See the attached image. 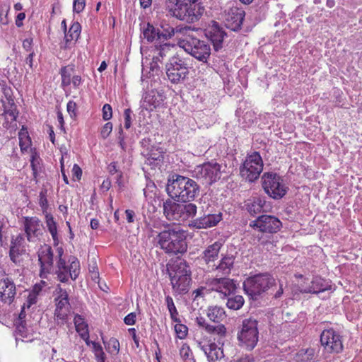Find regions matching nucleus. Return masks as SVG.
Returning a JSON list of instances; mask_svg holds the SVG:
<instances>
[{"label":"nucleus","mask_w":362,"mask_h":362,"mask_svg":"<svg viewBox=\"0 0 362 362\" xmlns=\"http://www.w3.org/2000/svg\"><path fill=\"white\" fill-rule=\"evenodd\" d=\"M157 235L158 245L168 255H182L187 251V231L174 224H163Z\"/></svg>","instance_id":"f257e3e1"},{"label":"nucleus","mask_w":362,"mask_h":362,"mask_svg":"<svg viewBox=\"0 0 362 362\" xmlns=\"http://www.w3.org/2000/svg\"><path fill=\"white\" fill-rule=\"evenodd\" d=\"M165 190L174 201L192 202L200 194V185L194 180L176 173L170 175Z\"/></svg>","instance_id":"f03ea898"},{"label":"nucleus","mask_w":362,"mask_h":362,"mask_svg":"<svg viewBox=\"0 0 362 362\" xmlns=\"http://www.w3.org/2000/svg\"><path fill=\"white\" fill-rule=\"evenodd\" d=\"M173 4L171 14L177 19L187 23L199 21L205 12L202 0H170Z\"/></svg>","instance_id":"7ed1b4c3"},{"label":"nucleus","mask_w":362,"mask_h":362,"mask_svg":"<svg viewBox=\"0 0 362 362\" xmlns=\"http://www.w3.org/2000/svg\"><path fill=\"white\" fill-rule=\"evenodd\" d=\"M173 289L177 294H185L189 291L192 281V272L186 260L177 258L173 264H167Z\"/></svg>","instance_id":"20e7f679"},{"label":"nucleus","mask_w":362,"mask_h":362,"mask_svg":"<svg viewBox=\"0 0 362 362\" xmlns=\"http://www.w3.org/2000/svg\"><path fill=\"white\" fill-rule=\"evenodd\" d=\"M276 284V279L269 272L259 273L247 277L243 282L245 293L253 300H259Z\"/></svg>","instance_id":"39448f33"},{"label":"nucleus","mask_w":362,"mask_h":362,"mask_svg":"<svg viewBox=\"0 0 362 362\" xmlns=\"http://www.w3.org/2000/svg\"><path fill=\"white\" fill-rule=\"evenodd\" d=\"M206 316L214 324H209L206 319L199 315L195 319L198 327L204 329L207 334L224 337L227 333V329L221 322L226 319V314L224 309L219 306H210L206 310Z\"/></svg>","instance_id":"423d86ee"},{"label":"nucleus","mask_w":362,"mask_h":362,"mask_svg":"<svg viewBox=\"0 0 362 362\" xmlns=\"http://www.w3.org/2000/svg\"><path fill=\"white\" fill-rule=\"evenodd\" d=\"M57 261L56 269L54 272L57 275V279L63 283L67 282L69 279L75 280L80 272V264L78 259L75 257H70L66 261L64 255V250L62 247L57 248Z\"/></svg>","instance_id":"0eeeda50"},{"label":"nucleus","mask_w":362,"mask_h":362,"mask_svg":"<svg viewBox=\"0 0 362 362\" xmlns=\"http://www.w3.org/2000/svg\"><path fill=\"white\" fill-rule=\"evenodd\" d=\"M178 45L202 62H206L211 54L210 45L189 33H185L183 37L178 40Z\"/></svg>","instance_id":"6e6552de"},{"label":"nucleus","mask_w":362,"mask_h":362,"mask_svg":"<svg viewBox=\"0 0 362 362\" xmlns=\"http://www.w3.org/2000/svg\"><path fill=\"white\" fill-rule=\"evenodd\" d=\"M262 187L271 198L279 200L288 192L289 188L284 183L282 176L274 172H265L261 177Z\"/></svg>","instance_id":"1a4fd4ad"},{"label":"nucleus","mask_w":362,"mask_h":362,"mask_svg":"<svg viewBox=\"0 0 362 362\" xmlns=\"http://www.w3.org/2000/svg\"><path fill=\"white\" fill-rule=\"evenodd\" d=\"M258 324V320L254 317L245 318L242 321L241 329L237 337L248 350H252L259 341Z\"/></svg>","instance_id":"9d476101"},{"label":"nucleus","mask_w":362,"mask_h":362,"mask_svg":"<svg viewBox=\"0 0 362 362\" xmlns=\"http://www.w3.org/2000/svg\"><path fill=\"white\" fill-rule=\"evenodd\" d=\"M140 145L142 148L141 155L145 158V164L151 166V169L160 167L163 164L165 154L163 148L152 144V140L149 137L141 139Z\"/></svg>","instance_id":"9b49d317"},{"label":"nucleus","mask_w":362,"mask_h":362,"mask_svg":"<svg viewBox=\"0 0 362 362\" xmlns=\"http://www.w3.org/2000/svg\"><path fill=\"white\" fill-rule=\"evenodd\" d=\"M263 170V160L259 152L247 155L240 166V174L245 180L253 182L257 180Z\"/></svg>","instance_id":"f8f14e48"},{"label":"nucleus","mask_w":362,"mask_h":362,"mask_svg":"<svg viewBox=\"0 0 362 362\" xmlns=\"http://www.w3.org/2000/svg\"><path fill=\"white\" fill-rule=\"evenodd\" d=\"M166 74L173 83H178L189 74V65L178 55L173 56L165 65Z\"/></svg>","instance_id":"ddd939ff"},{"label":"nucleus","mask_w":362,"mask_h":362,"mask_svg":"<svg viewBox=\"0 0 362 362\" xmlns=\"http://www.w3.org/2000/svg\"><path fill=\"white\" fill-rule=\"evenodd\" d=\"M194 177L204 179L206 183L211 185L221 177V165L214 160L197 165L194 170Z\"/></svg>","instance_id":"4468645a"},{"label":"nucleus","mask_w":362,"mask_h":362,"mask_svg":"<svg viewBox=\"0 0 362 362\" xmlns=\"http://www.w3.org/2000/svg\"><path fill=\"white\" fill-rule=\"evenodd\" d=\"M320 344L329 353L339 354L344 350L343 337L332 327L321 332Z\"/></svg>","instance_id":"2eb2a0df"},{"label":"nucleus","mask_w":362,"mask_h":362,"mask_svg":"<svg viewBox=\"0 0 362 362\" xmlns=\"http://www.w3.org/2000/svg\"><path fill=\"white\" fill-rule=\"evenodd\" d=\"M250 226L264 233H276L282 228V222L275 216L263 214L250 223Z\"/></svg>","instance_id":"dca6fc26"},{"label":"nucleus","mask_w":362,"mask_h":362,"mask_svg":"<svg viewBox=\"0 0 362 362\" xmlns=\"http://www.w3.org/2000/svg\"><path fill=\"white\" fill-rule=\"evenodd\" d=\"M56 292L58 296L55 298L56 309L54 316L57 320V323L63 325L66 320L69 311L70 304L69 295L66 291L60 286L56 288Z\"/></svg>","instance_id":"f3484780"},{"label":"nucleus","mask_w":362,"mask_h":362,"mask_svg":"<svg viewBox=\"0 0 362 362\" xmlns=\"http://www.w3.org/2000/svg\"><path fill=\"white\" fill-rule=\"evenodd\" d=\"M204 35L211 42L214 49L218 52L223 47V42L226 33L223 28L216 21H212L204 29Z\"/></svg>","instance_id":"a211bd4d"},{"label":"nucleus","mask_w":362,"mask_h":362,"mask_svg":"<svg viewBox=\"0 0 362 362\" xmlns=\"http://www.w3.org/2000/svg\"><path fill=\"white\" fill-rule=\"evenodd\" d=\"M54 254L49 245H45L38 251V261L40 265V276L46 279L47 275L54 272Z\"/></svg>","instance_id":"6ab92c4d"},{"label":"nucleus","mask_w":362,"mask_h":362,"mask_svg":"<svg viewBox=\"0 0 362 362\" xmlns=\"http://www.w3.org/2000/svg\"><path fill=\"white\" fill-rule=\"evenodd\" d=\"M23 226L27 240L29 242L35 243L42 236L43 225L37 217H25Z\"/></svg>","instance_id":"aec40b11"},{"label":"nucleus","mask_w":362,"mask_h":362,"mask_svg":"<svg viewBox=\"0 0 362 362\" xmlns=\"http://www.w3.org/2000/svg\"><path fill=\"white\" fill-rule=\"evenodd\" d=\"M157 30L159 34L158 40L165 42L172 38L175 33H182L184 35L185 33H189L194 30V28H192L191 26L188 25H185L184 27L177 26L176 28H174L165 21H162L157 24Z\"/></svg>","instance_id":"412c9836"},{"label":"nucleus","mask_w":362,"mask_h":362,"mask_svg":"<svg viewBox=\"0 0 362 362\" xmlns=\"http://www.w3.org/2000/svg\"><path fill=\"white\" fill-rule=\"evenodd\" d=\"M16 286L4 273H0V300L10 305L14 300Z\"/></svg>","instance_id":"4be33fe9"},{"label":"nucleus","mask_w":362,"mask_h":362,"mask_svg":"<svg viewBox=\"0 0 362 362\" xmlns=\"http://www.w3.org/2000/svg\"><path fill=\"white\" fill-rule=\"evenodd\" d=\"M222 219L223 214L221 212L204 214L199 218L191 220L189 226L196 229H206L217 226Z\"/></svg>","instance_id":"5701e85b"},{"label":"nucleus","mask_w":362,"mask_h":362,"mask_svg":"<svg viewBox=\"0 0 362 362\" xmlns=\"http://www.w3.org/2000/svg\"><path fill=\"white\" fill-rule=\"evenodd\" d=\"M25 242L23 234H18L16 237L13 236L11 240L9 248V257L16 265L20 264L21 262V256L25 252Z\"/></svg>","instance_id":"b1692460"},{"label":"nucleus","mask_w":362,"mask_h":362,"mask_svg":"<svg viewBox=\"0 0 362 362\" xmlns=\"http://www.w3.org/2000/svg\"><path fill=\"white\" fill-rule=\"evenodd\" d=\"M245 17V11L238 7L231 8L226 17V26L232 31L237 32L241 29Z\"/></svg>","instance_id":"393cba45"},{"label":"nucleus","mask_w":362,"mask_h":362,"mask_svg":"<svg viewBox=\"0 0 362 362\" xmlns=\"http://www.w3.org/2000/svg\"><path fill=\"white\" fill-rule=\"evenodd\" d=\"M222 337H219L217 340V343L214 341H209L207 344H202L199 343L201 349L206 354L209 362H216V361L221 360L224 357L223 350L219 346L223 345V342H221Z\"/></svg>","instance_id":"a878e982"},{"label":"nucleus","mask_w":362,"mask_h":362,"mask_svg":"<svg viewBox=\"0 0 362 362\" xmlns=\"http://www.w3.org/2000/svg\"><path fill=\"white\" fill-rule=\"evenodd\" d=\"M171 198L166 199L163 204V214L169 221L182 220L180 203Z\"/></svg>","instance_id":"bb28decb"},{"label":"nucleus","mask_w":362,"mask_h":362,"mask_svg":"<svg viewBox=\"0 0 362 362\" xmlns=\"http://www.w3.org/2000/svg\"><path fill=\"white\" fill-rule=\"evenodd\" d=\"M265 204V197L261 196L252 197L245 202V208L250 216H255L264 211Z\"/></svg>","instance_id":"cd10ccee"},{"label":"nucleus","mask_w":362,"mask_h":362,"mask_svg":"<svg viewBox=\"0 0 362 362\" xmlns=\"http://www.w3.org/2000/svg\"><path fill=\"white\" fill-rule=\"evenodd\" d=\"M332 286L330 282L321 276H315L311 281V285L304 289L303 292L306 293H318L327 290H330Z\"/></svg>","instance_id":"c85d7f7f"},{"label":"nucleus","mask_w":362,"mask_h":362,"mask_svg":"<svg viewBox=\"0 0 362 362\" xmlns=\"http://www.w3.org/2000/svg\"><path fill=\"white\" fill-rule=\"evenodd\" d=\"M165 96L163 92L157 90H151L147 92L144 98V101L149 105L151 110L160 107L163 103Z\"/></svg>","instance_id":"c756f323"},{"label":"nucleus","mask_w":362,"mask_h":362,"mask_svg":"<svg viewBox=\"0 0 362 362\" xmlns=\"http://www.w3.org/2000/svg\"><path fill=\"white\" fill-rule=\"evenodd\" d=\"M74 325L76 332L80 334L81 337L86 341L88 346L90 345V340L88 332V325L85 322L82 316L76 315L74 317Z\"/></svg>","instance_id":"7c9ffc66"},{"label":"nucleus","mask_w":362,"mask_h":362,"mask_svg":"<svg viewBox=\"0 0 362 362\" xmlns=\"http://www.w3.org/2000/svg\"><path fill=\"white\" fill-rule=\"evenodd\" d=\"M81 25L78 23H74L70 27L69 32L65 33L64 38L60 43V47L62 49H67L69 47L70 42L76 40L80 34Z\"/></svg>","instance_id":"2f4dec72"},{"label":"nucleus","mask_w":362,"mask_h":362,"mask_svg":"<svg viewBox=\"0 0 362 362\" xmlns=\"http://www.w3.org/2000/svg\"><path fill=\"white\" fill-rule=\"evenodd\" d=\"M221 247V244L219 242H215L212 245H209L202 252V259L206 264L214 262L218 258Z\"/></svg>","instance_id":"473e14b6"},{"label":"nucleus","mask_w":362,"mask_h":362,"mask_svg":"<svg viewBox=\"0 0 362 362\" xmlns=\"http://www.w3.org/2000/svg\"><path fill=\"white\" fill-rule=\"evenodd\" d=\"M174 46V44L165 41H159V42L155 44V51L157 52V55L153 56V61L155 62H161Z\"/></svg>","instance_id":"72a5a7b5"},{"label":"nucleus","mask_w":362,"mask_h":362,"mask_svg":"<svg viewBox=\"0 0 362 362\" xmlns=\"http://www.w3.org/2000/svg\"><path fill=\"white\" fill-rule=\"evenodd\" d=\"M180 210L182 221H185L189 218H193L196 216L197 206L194 203H192L191 202H181Z\"/></svg>","instance_id":"f704fd0d"},{"label":"nucleus","mask_w":362,"mask_h":362,"mask_svg":"<svg viewBox=\"0 0 362 362\" xmlns=\"http://www.w3.org/2000/svg\"><path fill=\"white\" fill-rule=\"evenodd\" d=\"M62 77V86L65 91L71 84L72 78L74 76V69L71 66H64L60 70Z\"/></svg>","instance_id":"c9c22d12"},{"label":"nucleus","mask_w":362,"mask_h":362,"mask_svg":"<svg viewBox=\"0 0 362 362\" xmlns=\"http://www.w3.org/2000/svg\"><path fill=\"white\" fill-rule=\"evenodd\" d=\"M157 25L154 26L153 24L148 23L146 27L143 28V36L148 42H153L155 41V44L159 42L158 40V32L157 30Z\"/></svg>","instance_id":"e433bc0d"},{"label":"nucleus","mask_w":362,"mask_h":362,"mask_svg":"<svg viewBox=\"0 0 362 362\" xmlns=\"http://www.w3.org/2000/svg\"><path fill=\"white\" fill-rule=\"evenodd\" d=\"M235 262V257L232 255H226L221 258L219 264L216 269L221 272L223 275H228L230 273Z\"/></svg>","instance_id":"4c0bfd02"},{"label":"nucleus","mask_w":362,"mask_h":362,"mask_svg":"<svg viewBox=\"0 0 362 362\" xmlns=\"http://www.w3.org/2000/svg\"><path fill=\"white\" fill-rule=\"evenodd\" d=\"M221 291L224 296H230L237 288L235 281L226 277H221Z\"/></svg>","instance_id":"58836bf2"},{"label":"nucleus","mask_w":362,"mask_h":362,"mask_svg":"<svg viewBox=\"0 0 362 362\" xmlns=\"http://www.w3.org/2000/svg\"><path fill=\"white\" fill-rule=\"evenodd\" d=\"M45 223L49 232L50 233L54 241L57 240V227L53 216L50 213H46Z\"/></svg>","instance_id":"ea45409f"},{"label":"nucleus","mask_w":362,"mask_h":362,"mask_svg":"<svg viewBox=\"0 0 362 362\" xmlns=\"http://www.w3.org/2000/svg\"><path fill=\"white\" fill-rule=\"evenodd\" d=\"M19 145L21 151L26 150L31 144L27 129L23 126L18 132Z\"/></svg>","instance_id":"a19ab883"},{"label":"nucleus","mask_w":362,"mask_h":362,"mask_svg":"<svg viewBox=\"0 0 362 362\" xmlns=\"http://www.w3.org/2000/svg\"><path fill=\"white\" fill-rule=\"evenodd\" d=\"M25 322H21V323L16 326L15 333H16V340L18 341L21 340L22 341H32L33 339H30L28 337V329L25 326Z\"/></svg>","instance_id":"79ce46f5"},{"label":"nucleus","mask_w":362,"mask_h":362,"mask_svg":"<svg viewBox=\"0 0 362 362\" xmlns=\"http://www.w3.org/2000/svg\"><path fill=\"white\" fill-rule=\"evenodd\" d=\"M245 303L244 298L240 295H233L228 298L226 305L229 309L237 310L240 309Z\"/></svg>","instance_id":"37998d69"},{"label":"nucleus","mask_w":362,"mask_h":362,"mask_svg":"<svg viewBox=\"0 0 362 362\" xmlns=\"http://www.w3.org/2000/svg\"><path fill=\"white\" fill-rule=\"evenodd\" d=\"M165 303L170 313L171 320L175 322H181L180 319L178 317V311L174 304L172 297L167 296L165 297Z\"/></svg>","instance_id":"c03bdc74"},{"label":"nucleus","mask_w":362,"mask_h":362,"mask_svg":"<svg viewBox=\"0 0 362 362\" xmlns=\"http://www.w3.org/2000/svg\"><path fill=\"white\" fill-rule=\"evenodd\" d=\"M92 351L97 362H105L106 354L99 343L92 341Z\"/></svg>","instance_id":"a18cd8bd"},{"label":"nucleus","mask_w":362,"mask_h":362,"mask_svg":"<svg viewBox=\"0 0 362 362\" xmlns=\"http://www.w3.org/2000/svg\"><path fill=\"white\" fill-rule=\"evenodd\" d=\"M92 281H94L98 284V288L105 292H107L109 289L106 283L101 281L99 276V271L97 266H92Z\"/></svg>","instance_id":"49530a36"},{"label":"nucleus","mask_w":362,"mask_h":362,"mask_svg":"<svg viewBox=\"0 0 362 362\" xmlns=\"http://www.w3.org/2000/svg\"><path fill=\"white\" fill-rule=\"evenodd\" d=\"M124 128L129 129L132 124V122L135 119V114L131 108H126L123 112Z\"/></svg>","instance_id":"de8ad7c7"},{"label":"nucleus","mask_w":362,"mask_h":362,"mask_svg":"<svg viewBox=\"0 0 362 362\" xmlns=\"http://www.w3.org/2000/svg\"><path fill=\"white\" fill-rule=\"evenodd\" d=\"M125 138L126 136L123 130V127L122 126V124H119L117 132L116 134V139L119 146L124 152L126 151L127 147L125 141Z\"/></svg>","instance_id":"09e8293b"},{"label":"nucleus","mask_w":362,"mask_h":362,"mask_svg":"<svg viewBox=\"0 0 362 362\" xmlns=\"http://www.w3.org/2000/svg\"><path fill=\"white\" fill-rule=\"evenodd\" d=\"M39 205L42 209V213L46 214L48 209V202L47 199V189H42L39 194Z\"/></svg>","instance_id":"8fccbe9b"},{"label":"nucleus","mask_w":362,"mask_h":362,"mask_svg":"<svg viewBox=\"0 0 362 362\" xmlns=\"http://www.w3.org/2000/svg\"><path fill=\"white\" fill-rule=\"evenodd\" d=\"M177 324L175 325V332L177 336V337L180 339H185L188 332V327L182 324L181 322H176Z\"/></svg>","instance_id":"3c124183"},{"label":"nucleus","mask_w":362,"mask_h":362,"mask_svg":"<svg viewBox=\"0 0 362 362\" xmlns=\"http://www.w3.org/2000/svg\"><path fill=\"white\" fill-rule=\"evenodd\" d=\"M40 158L36 153H33L30 159V166L33 170V174L35 178L37 177V173L40 170Z\"/></svg>","instance_id":"603ef678"},{"label":"nucleus","mask_w":362,"mask_h":362,"mask_svg":"<svg viewBox=\"0 0 362 362\" xmlns=\"http://www.w3.org/2000/svg\"><path fill=\"white\" fill-rule=\"evenodd\" d=\"M112 123L110 122L105 123L103 126L100 130V136L103 139H107L110 136V133L112 131Z\"/></svg>","instance_id":"864d4df0"},{"label":"nucleus","mask_w":362,"mask_h":362,"mask_svg":"<svg viewBox=\"0 0 362 362\" xmlns=\"http://www.w3.org/2000/svg\"><path fill=\"white\" fill-rule=\"evenodd\" d=\"M103 112V119L105 121H107L110 119L112 117V109L110 105L105 104L103 107L102 110Z\"/></svg>","instance_id":"5fc2aeb1"},{"label":"nucleus","mask_w":362,"mask_h":362,"mask_svg":"<svg viewBox=\"0 0 362 362\" xmlns=\"http://www.w3.org/2000/svg\"><path fill=\"white\" fill-rule=\"evenodd\" d=\"M86 6V0H74L73 10L74 12H81Z\"/></svg>","instance_id":"6e6d98bb"},{"label":"nucleus","mask_w":362,"mask_h":362,"mask_svg":"<svg viewBox=\"0 0 362 362\" xmlns=\"http://www.w3.org/2000/svg\"><path fill=\"white\" fill-rule=\"evenodd\" d=\"M33 45V38L32 37H27L23 41V48L29 53L34 52Z\"/></svg>","instance_id":"4d7b16f0"},{"label":"nucleus","mask_w":362,"mask_h":362,"mask_svg":"<svg viewBox=\"0 0 362 362\" xmlns=\"http://www.w3.org/2000/svg\"><path fill=\"white\" fill-rule=\"evenodd\" d=\"M221 282V277L213 279L210 281V286H211V289L213 291H216L217 292L222 293Z\"/></svg>","instance_id":"13d9d810"},{"label":"nucleus","mask_w":362,"mask_h":362,"mask_svg":"<svg viewBox=\"0 0 362 362\" xmlns=\"http://www.w3.org/2000/svg\"><path fill=\"white\" fill-rule=\"evenodd\" d=\"M315 351L313 349H306L304 353L301 355V361H310L313 358Z\"/></svg>","instance_id":"bf43d9fd"},{"label":"nucleus","mask_w":362,"mask_h":362,"mask_svg":"<svg viewBox=\"0 0 362 362\" xmlns=\"http://www.w3.org/2000/svg\"><path fill=\"white\" fill-rule=\"evenodd\" d=\"M136 315L135 313H130L124 318V322L127 325H134L136 323Z\"/></svg>","instance_id":"052dcab7"},{"label":"nucleus","mask_w":362,"mask_h":362,"mask_svg":"<svg viewBox=\"0 0 362 362\" xmlns=\"http://www.w3.org/2000/svg\"><path fill=\"white\" fill-rule=\"evenodd\" d=\"M73 178L75 180H80L82 176V170L77 165L74 164L72 169Z\"/></svg>","instance_id":"680f3d73"},{"label":"nucleus","mask_w":362,"mask_h":362,"mask_svg":"<svg viewBox=\"0 0 362 362\" xmlns=\"http://www.w3.org/2000/svg\"><path fill=\"white\" fill-rule=\"evenodd\" d=\"M109 346H110L109 348L111 347L112 349V351H115L117 353L119 352V342L116 338H114V337L110 338V339L109 341Z\"/></svg>","instance_id":"e2e57ef3"},{"label":"nucleus","mask_w":362,"mask_h":362,"mask_svg":"<svg viewBox=\"0 0 362 362\" xmlns=\"http://www.w3.org/2000/svg\"><path fill=\"white\" fill-rule=\"evenodd\" d=\"M37 297L35 293H30L27 298V303H25V306L27 308H30L32 305H34L37 303Z\"/></svg>","instance_id":"0e129e2a"},{"label":"nucleus","mask_w":362,"mask_h":362,"mask_svg":"<svg viewBox=\"0 0 362 362\" xmlns=\"http://www.w3.org/2000/svg\"><path fill=\"white\" fill-rule=\"evenodd\" d=\"M129 334L132 335L133 341L137 348L140 347L139 338L136 335V331L135 328H129L128 329Z\"/></svg>","instance_id":"69168bd1"},{"label":"nucleus","mask_w":362,"mask_h":362,"mask_svg":"<svg viewBox=\"0 0 362 362\" xmlns=\"http://www.w3.org/2000/svg\"><path fill=\"white\" fill-rule=\"evenodd\" d=\"M192 354V351L188 346L183 345L180 349V355L181 356L186 359L189 358V355Z\"/></svg>","instance_id":"338daca9"},{"label":"nucleus","mask_w":362,"mask_h":362,"mask_svg":"<svg viewBox=\"0 0 362 362\" xmlns=\"http://www.w3.org/2000/svg\"><path fill=\"white\" fill-rule=\"evenodd\" d=\"M255 358L252 354H245L238 358L235 362H254Z\"/></svg>","instance_id":"774afa93"}]
</instances>
